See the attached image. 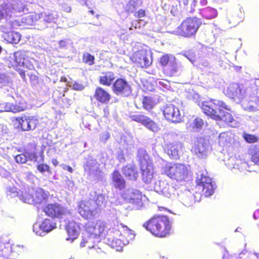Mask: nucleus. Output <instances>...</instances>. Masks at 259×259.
Returning <instances> with one entry per match:
<instances>
[{
    "label": "nucleus",
    "mask_w": 259,
    "mask_h": 259,
    "mask_svg": "<svg viewBox=\"0 0 259 259\" xmlns=\"http://www.w3.org/2000/svg\"><path fill=\"white\" fill-rule=\"evenodd\" d=\"M143 227L153 236L164 238L171 234L172 225L168 216L155 214L144 223Z\"/></svg>",
    "instance_id": "f257e3e1"
},
{
    "label": "nucleus",
    "mask_w": 259,
    "mask_h": 259,
    "mask_svg": "<svg viewBox=\"0 0 259 259\" xmlns=\"http://www.w3.org/2000/svg\"><path fill=\"white\" fill-rule=\"evenodd\" d=\"M133 231L122 223H117L112 228V238H109L108 241L110 246L118 250L123 245L127 244L133 240L135 235Z\"/></svg>",
    "instance_id": "f03ea898"
},
{
    "label": "nucleus",
    "mask_w": 259,
    "mask_h": 259,
    "mask_svg": "<svg viewBox=\"0 0 259 259\" xmlns=\"http://www.w3.org/2000/svg\"><path fill=\"white\" fill-rule=\"evenodd\" d=\"M201 25L202 22L200 18L197 17H187L183 20L174 33L184 38L195 37Z\"/></svg>",
    "instance_id": "7ed1b4c3"
},
{
    "label": "nucleus",
    "mask_w": 259,
    "mask_h": 259,
    "mask_svg": "<svg viewBox=\"0 0 259 259\" xmlns=\"http://www.w3.org/2000/svg\"><path fill=\"white\" fill-rule=\"evenodd\" d=\"M200 108L206 116L213 120L219 118L218 114L220 108L229 110V106L224 101L215 99L203 101Z\"/></svg>",
    "instance_id": "20e7f679"
},
{
    "label": "nucleus",
    "mask_w": 259,
    "mask_h": 259,
    "mask_svg": "<svg viewBox=\"0 0 259 259\" xmlns=\"http://www.w3.org/2000/svg\"><path fill=\"white\" fill-rule=\"evenodd\" d=\"M163 171L171 179L180 182L188 178L189 174L187 167L181 163L166 164L164 167Z\"/></svg>",
    "instance_id": "39448f33"
},
{
    "label": "nucleus",
    "mask_w": 259,
    "mask_h": 259,
    "mask_svg": "<svg viewBox=\"0 0 259 259\" xmlns=\"http://www.w3.org/2000/svg\"><path fill=\"white\" fill-rule=\"evenodd\" d=\"M140 168L142 180L150 183L154 178V167L153 160L148 155H144L139 160Z\"/></svg>",
    "instance_id": "423d86ee"
},
{
    "label": "nucleus",
    "mask_w": 259,
    "mask_h": 259,
    "mask_svg": "<svg viewBox=\"0 0 259 259\" xmlns=\"http://www.w3.org/2000/svg\"><path fill=\"white\" fill-rule=\"evenodd\" d=\"M14 24L13 21L7 22L1 25L0 29L4 33L3 37L5 40L9 44H17L21 39V35L18 32L11 31L18 27L14 26Z\"/></svg>",
    "instance_id": "0eeeda50"
},
{
    "label": "nucleus",
    "mask_w": 259,
    "mask_h": 259,
    "mask_svg": "<svg viewBox=\"0 0 259 259\" xmlns=\"http://www.w3.org/2000/svg\"><path fill=\"white\" fill-rule=\"evenodd\" d=\"M130 59L132 62L141 68H147L152 62L151 56L144 49L139 50L134 53Z\"/></svg>",
    "instance_id": "6e6552de"
},
{
    "label": "nucleus",
    "mask_w": 259,
    "mask_h": 259,
    "mask_svg": "<svg viewBox=\"0 0 259 259\" xmlns=\"http://www.w3.org/2000/svg\"><path fill=\"white\" fill-rule=\"evenodd\" d=\"M42 211L46 215L52 218L61 219L69 212L61 204L54 203H49L44 206Z\"/></svg>",
    "instance_id": "1a4fd4ad"
},
{
    "label": "nucleus",
    "mask_w": 259,
    "mask_h": 259,
    "mask_svg": "<svg viewBox=\"0 0 259 259\" xmlns=\"http://www.w3.org/2000/svg\"><path fill=\"white\" fill-rule=\"evenodd\" d=\"M112 90L117 96L127 97L132 94V90L129 82L123 78H117L114 80Z\"/></svg>",
    "instance_id": "9d476101"
},
{
    "label": "nucleus",
    "mask_w": 259,
    "mask_h": 259,
    "mask_svg": "<svg viewBox=\"0 0 259 259\" xmlns=\"http://www.w3.org/2000/svg\"><path fill=\"white\" fill-rule=\"evenodd\" d=\"M91 199L81 200L77 202V210L78 213L84 219L90 220L94 218L97 214V211L92 207Z\"/></svg>",
    "instance_id": "9b49d317"
},
{
    "label": "nucleus",
    "mask_w": 259,
    "mask_h": 259,
    "mask_svg": "<svg viewBox=\"0 0 259 259\" xmlns=\"http://www.w3.org/2000/svg\"><path fill=\"white\" fill-rule=\"evenodd\" d=\"M130 117L132 120L141 123L147 129L153 132H157L160 130L159 125L145 114H131L130 115Z\"/></svg>",
    "instance_id": "f8f14e48"
},
{
    "label": "nucleus",
    "mask_w": 259,
    "mask_h": 259,
    "mask_svg": "<svg viewBox=\"0 0 259 259\" xmlns=\"http://www.w3.org/2000/svg\"><path fill=\"white\" fill-rule=\"evenodd\" d=\"M162 112L164 117L171 122L179 123L182 121V116L179 108L172 104L165 105Z\"/></svg>",
    "instance_id": "ddd939ff"
},
{
    "label": "nucleus",
    "mask_w": 259,
    "mask_h": 259,
    "mask_svg": "<svg viewBox=\"0 0 259 259\" xmlns=\"http://www.w3.org/2000/svg\"><path fill=\"white\" fill-rule=\"evenodd\" d=\"M40 18V14L35 12H30L20 19L13 20V21L14 22V25L15 27L22 26L28 28L30 26L34 25Z\"/></svg>",
    "instance_id": "4468645a"
},
{
    "label": "nucleus",
    "mask_w": 259,
    "mask_h": 259,
    "mask_svg": "<svg viewBox=\"0 0 259 259\" xmlns=\"http://www.w3.org/2000/svg\"><path fill=\"white\" fill-rule=\"evenodd\" d=\"M93 97L98 103L107 105L110 102L112 96L108 90L98 86L94 90Z\"/></svg>",
    "instance_id": "2eb2a0df"
},
{
    "label": "nucleus",
    "mask_w": 259,
    "mask_h": 259,
    "mask_svg": "<svg viewBox=\"0 0 259 259\" xmlns=\"http://www.w3.org/2000/svg\"><path fill=\"white\" fill-rule=\"evenodd\" d=\"M197 186L201 189L203 194L206 197L211 196L214 193V185L211 178L201 175L197 182Z\"/></svg>",
    "instance_id": "dca6fc26"
},
{
    "label": "nucleus",
    "mask_w": 259,
    "mask_h": 259,
    "mask_svg": "<svg viewBox=\"0 0 259 259\" xmlns=\"http://www.w3.org/2000/svg\"><path fill=\"white\" fill-rule=\"evenodd\" d=\"M245 90L242 84L237 83H230L225 90V94L229 98L237 99L243 96Z\"/></svg>",
    "instance_id": "f3484780"
},
{
    "label": "nucleus",
    "mask_w": 259,
    "mask_h": 259,
    "mask_svg": "<svg viewBox=\"0 0 259 259\" xmlns=\"http://www.w3.org/2000/svg\"><path fill=\"white\" fill-rule=\"evenodd\" d=\"M21 10H18L16 8L8 6L6 5H2L0 6V20L5 19V23L13 20H9L13 17H17V13L21 12Z\"/></svg>",
    "instance_id": "a211bd4d"
},
{
    "label": "nucleus",
    "mask_w": 259,
    "mask_h": 259,
    "mask_svg": "<svg viewBox=\"0 0 259 259\" xmlns=\"http://www.w3.org/2000/svg\"><path fill=\"white\" fill-rule=\"evenodd\" d=\"M192 151L199 158H205L208 154V144L204 138L198 139Z\"/></svg>",
    "instance_id": "6ab92c4d"
},
{
    "label": "nucleus",
    "mask_w": 259,
    "mask_h": 259,
    "mask_svg": "<svg viewBox=\"0 0 259 259\" xmlns=\"http://www.w3.org/2000/svg\"><path fill=\"white\" fill-rule=\"evenodd\" d=\"M122 172L128 181H136L139 177V171L135 164H127L123 166Z\"/></svg>",
    "instance_id": "aec40b11"
},
{
    "label": "nucleus",
    "mask_w": 259,
    "mask_h": 259,
    "mask_svg": "<svg viewBox=\"0 0 259 259\" xmlns=\"http://www.w3.org/2000/svg\"><path fill=\"white\" fill-rule=\"evenodd\" d=\"M157 191L164 196L170 198L175 195L176 189L172 185H169L164 181H160L156 186Z\"/></svg>",
    "instance_id": "412c9836"
},
{
    "label": "nucleus",
    "mask_w": 259,
    "mask_h": 259,
    "mask_svg": "<svg viewBox=\"0 0 259 259\" xmlns=\"http://www.w3.org/2000/svg\"><path fill=\"white\" fill-rule=\"evenodd\" d=\"M25 55L24 52L18 51L13 54L12 57H9V62L10 67H17L24 64Z\"/></svg>",
    "instance_id": "4be33fe9"
},
{
    "label": "nucleus",
    "mask_w": 259,
    "mask_h": 259,
    "mask_svg": "<svg viewBox=\"0 0 259 259\" xmlns=\"http://www.w3.org/2000/svg\"><path fill=\"white\" fill-rule=\"evenodd\" d=\"M112 182L113 187L118 190H123L126 187V182L118 170H114L111 174Z\"/></svg>",
    "instance_id": "5701e85b"
},
{
    "label": "nucleus",
    "mask_w": 259,
    "mask_h": 259,
    "mask_svg": "<svg viewBox=\"0 0 259 259\" xmlns=\"http://www.w3.org/2000/svg\"><path fill=\"white\" fill-rule=\"evenodd\" d=\"M115 77V73L112 71L103 72L98 77V81L100 84L109 87L113 84Z\"/></svg>",
    "instance_id": "b1692460"
},
{
    "label": "nucleus",
    "mask_w": 259,
    "mask_h": 259,
    "mask_svg": "<svg viewBox=\"0 0 259 259\" xmlns=\"http://www.w3.org/2000/svg\"><path fill=\"white\" fill-rule=\"evenodd\" d=\"M27 117L28 115L23 114L13 118L12 122L16 128L22 131H28Z\"/></svg>",
    "instance_id": "393cba45"
},
{
    "label": "nucleus",
    "mask_w": 259,
    "mask_h": 259,
    "mask_svg": "<svg viewBox=\"0 0 259 259\" xmlns=\"http://www.w3.org/2000/svg\"><path fill=\"white\" fill-rule=\"evenodd\" d=\"M78 225L74 222H69L66 225V230L68 234L66 240L72 242L78 236V233L76 229Z\"/></svg>",
    "instance_id": "a878e982"
},
{
    "label": "nucleus",
    "mask_w": 259,
    "mask_h": 259,
    "mask_svg": "<svg viewBox=\"0 0 259 259\" xmlns=\"http://www.w3.org/2000/svg\"><path fill=\"white\" fill-rule=\"evenodd\" d=\"M141 103L144 109L150 112L156 105V102L154 98L150 96H143Z\"/></svg>",
    "instance_id": "bb28decb"
},
{
    "label": "nucleus",
    "mask_w": 259,
    "mask_h": 259,
    "mask_svg": "<svg viewBox=\"0 0 259 259\" xmlns=\"http://www.w3.org/2000/svg\"><path fill=\"white\" fill-rule=\"evenodd\" d=\"M224 110H225V108H220L218 114L219 118H215L214 120L218 121H223L227 123L233 122V121L234 120V119L232 114L228 111H224Z\"/></svg>",
    "instance_id": "cd10ccee"
},
{
    "label": "nucleus",
    "mask_w": 259,
    "mask_h": 259,
    "mask_svg": "<svg viewBox=\"0 0 259 259\" xmlns=\"http://www.w3.org/2000/svg\"><path fill=\"white\" fill-rule=\"evenodd\" d=\"M142 5L140 0H130L124 7V11L127 13H134L137 9Z\"/></svg>",
    "instance_id": "c85d7f7f"
},
{
    "label": "nucleus",
    "mask_w": 259,
    "mask_h": 259,
    "mask_svg": "<svg viewBox=\"0 0 259 259\" xmlns=\"http://www.w3.org/2000/svg\"><path fill=\"white\" fill-rule=\"evenodd\" d=\"M107 227L106 223L101 220H97L93 229L92 233L96 236H100L104 233Z\"/></svg>",
    "instance_id": "c756f323"
},
{
    "label": "nucleus",
    "mask_w": 259,
    "mask_h": 259,
    "mask_svg": "<svg viewBox=\"0 0 259 259\" xmlns=\"http://www.w3.org/2000/svg\"><path fill=\"white\" fill-rule=\"evenodd\" d=\"M40 229L44 232H49L56 227V224L49 219H44L40 225Z\"/></svg>",
    "instance_id": "7c9ffc66"
},
{
    "label": "nucleus",
    "mask_w": 259,
    "mask_h": 259,
    "mask_svg": "<svg viewBox=\"0 0 259 259\" xmlns=\"http://www.w3.org/2000/svg\"><path fill=\"white\" fill-rule=\"evenodd\" d=\"M39 125L38 118L35 116H28L27 117V127L28 131L35 130Z\"/></svg>",
    "instance_id": "2f4dec72"
},
{
    "label": "nucleus",
    "mask_w": 259,
    "mask_h": 259,
    "mask_svg": "<svg viewBox=\"0 0 259 259\" xmlns=\"http://www.w3.org/2000/svg\"><path fill=\"white\" fill-rule=\"evenodd\" d=\"M250 159L254 164L259 165V146H254L250 149Z\"/></svg>",
    "instance_id": "473e14b6"
},
{
    "label": "nucleus",
    "mask_w": 259,
    "mask_h": 259,
    "mask_svg": "<svg viewBox=\"0 0 259 259\" xmlns=\"http://www.w3.org/2000/svg\"><path fill=\"white\" fill-rule=\"evenodd\" d=\"M202 14L204 18L210 19L216 17L218 12L215 9L210 7H207L202 10Z\"/></svg>",
    "instance_id": "72a5a7b5"
},
{
    "label": "nucleus",
    "mask_w": 259,
    "mask_h": 259,
    "mask_svg": "<svg viewBox=\"0 0 259 259\" xmlns=\"http://www.w3.org/2000/svg\"><path fill=\"white\" fill-rule=\"evenodd\" d=\"M94 202L96 205V207L94 208L98 213V209L101 208L102 206H105L106 205V200L105 196L103 194H100L96 196V199Z\"/></svg>",
    "instance_id": "f704fd0d"
},
{
    "label": "nucleus",
    "mask_w": 259,
    "mask_h": 259,
    "mask_svg": "<svg viewBox=\"0 0 259 259\" xmlns=\"http://www.w3.org/2000/svg\"><path fill=\"white\" fill-rule=\"evenodd\" d=\"M178 66L176 63H170L169 66L164 69V72L166 76H172L175 75L176 73L178 71Z\"/></svg>",
    "instance_id": "c9c22d12"
},
{
    "label": "nucleus",
    "mask_w": 259,
    "mask_h": 259,
    "mask_svg": "<svg viewBox=\"0 0 259 259\" xmlns=\"http://www.w3.org/2000/svg\"><path fill=\"white\" fill-rule=\"evenodd\" d=\"M30 147L32 150V151L25 152L27 158V161L29 160L31 161H37L38 156L37 153L35 152L36 146L33 144H30Z\"/></svg>",
    "instance_id": "e433bc0d"
},
{
    "label": "nucleus",
    "mask_w": 259,
    "mask_h": 259,
    "mask_svg": "<svg viewBox=\"0 0 259 259\" xmlns=\"http://www.w3.org/2000/svg\"><path fill=\"white\" fill-rule=\"evenodd\" d=\"M95 57L89 53H84L82 55V62L88 65L92 66L95 64Z\"/></svg>",
    "instance_id": "4c0bfd02"
},
{
    "label": "nucleus",
    "mask_w": 259,
    "mask_h": 259,
    "mask_svg": "<svg viewBox=\"0 0 259 259\" xmlns=\"http://www.w3.org/2000/svg\"><path fill=\"white\" fill-rule=\"evenodd\" d=\"M243 138L248 143H254L258 141V138L257 136L247 133H244Z\"/></svg>",
    "instance_id": "58836bf2"
},
{
    "label": "nucleus",
    "mask_w": 259,
    "mask_h": 259,
    "mask_svg": "<svg viewBox=\"0 0 259 259\" xmlns=\"http://www.w3.org/2000/svg\"><path fill=\"white\" fill-rule=\"evenodd\" d=\"M167 153L168 155L175 157L178 155V150L174 145L169 144L167 146Z\"/></svg>",
    "instance_id": "ea45409f"
},
{
    "label": "nucleus",
    "mask_w": 259,
    "mask_h": 259,
    "mask_svg": "<svg viewBox=\"0 0 259 259\" xmlns=\"http://www.w3.org/2000/svg\"><path fill=\"white\" fill-rule=\"evenodd\" d=\"M36 168L39 172L42 174L45 172H48L49 174L52 173L50 166L47 164L40 163L37 165Z\"/></svg>",
    "instance_id": "a19ab883"
},
{
    "label": "nucleus",
    "mask_w": 259,
    "mask_h": 259,
    "mask_svg": "<svg viewBox=\"0 0 259 259\" xmlns=\"http://www.w3.org/2000/svg\"><path fill=\"white\" fill-rule=\"evenodd\" d=\"M15 160L18 163H25L27 161V158L25 152L24 153L17 155L15 157Z\"/></svg>",
    "instance_id": "79ce46f5"
},
{
    "label": "nucleus",
    "mask_w": 259,
    "mask_h": 259,
    "mask_svg": "<svg viewBox=\"0 0 259 259\" xmlns=\"http://www.w3.org/2000/svg\"><path fill=\"white\" fill-rule=\"evenodd\" d=\"M169 61V55L168 54H164L160 58L159 62L161 66L165 67L168 65Z\"/></svg>",
    "instance_id": "37998d69"
},
{
    "label": "nucleus",
    "mask_w": 259,
    "mask_h": 259,
    "mask_svg": "<svg viewBox=\"0 0 259 259\" xmlns=\"http://www.w3.org/2000/svg\"><path fill=\"white\" fill-rule=\"evenodd\" d=\"M203 121L200 118H196L193 121V128L200 129L203 125Z\"/></svg>",
    "instance_id": "c03bdc74"
},
{
    "label": "nucleus",
    "mask_w": 259,
    "mask_h": 259,
    "mask_svg": "<svg viewBox=\"0 0 259 259\" xmlns=\"http://www.w3.org/2000/svg\"><path fill=\"white\" fill-rule=\"evenodd\" d=\"M134 15L136 18H141L146 16V12L145 10L141 9L137 11H135Z\"/></svg>",
    "instance_id": "a18cd8bd"
},
{
    "label": "nucleus",
    "mask_w": 259,
    "mask_h": 259,
    "mask_svg": "<svg viewBox=\"0 0 259 259\" xmlns=\"http://www.w3.org/2000/svg\"><path fill=\"white\" fill-rule=\"evenodd\" d=\"M55 17L52 14L46 15L44 17V21L47 23H51L54 21Z\"/></svg>",
    "instance_id": "49530a36"
},
{
    "label": "nucleus",
    "mask_w": 259,
    "mask_h": 259,
    "mask_svg": "<svg viewBox=\"0 0 259 259\" xmlns=\"http://www.w3.org/2000/svg\"><path fill=\"white\" fill-rule=\"evenodd\" d=\"M84 89V86L79 83L74 82L72 85V89L75 91H81Z\"/></svg>",
    "instance_id": "de8ad7c7"
},
{
    "label": "nucleus",
    "mask_w": 259,
    "mask_h": 259,
    "mask_svg": "<svg viewBox=\"0 0 259 259\" xmlns=\"http://www.w3.org/2000/svg\"><path fill=\"white\" fill-rule=\"evenodd\" d=\"M110 138V134L109 133L106 132L103 135H102L100 137V140L102 141H106Z\"/></svg>",
    "instance_id": "09e8293b"
},
{
    "label": "nucleus",
    "mask_w": 259,
    "mask_h": 259,
    "mask_svg": "<svg viewBox=\"0 0 259 259\" xmlns=\"http://www.w3.org/2000/svg\"><path fill=\"white\" fill-rule=\"evenodd\" d=\"M96 174L95 175V177L98 181H99V180H100L101 179V177H102V176L101 175V174L102 173V171L99 169H97L96 170Z\"/></svg>",
    "instance_id": "8fccbe9b"
},
{
    "label": "nucleus",
    "mask_w": 259,
    "mask_h": 259,
    "mask_svg": "<svg viewBox=\"0 0 259 259\" xmlns=\"http://www.w3.org/2000/svg\"><path fill=\"white\" fill-rule=\"evenodd\" d=\"M26 108V107L23 105L21 106H16L14 107V110L16 112H21L24 111Z\"/></svg>",
    "instance_id": "3c124183"
},
{
    "label": "nucleus",
    "mask_w": 259,
    "mask_h": 259,
    "mask_svg": "<svg viewBox=\"0 0 259 259\" xmlns=\"http://www.w3.org/2000/svg\"><path fill=\"white\" fill-rule=\"evenodd\" d=\"M90 167H91V165L88 163H85L83 165V168H84V171L90 172H91Z\"/></svg>",
    "instance_id": "603ef678"
},
{
    "label": "nucleus",
    "mask_w": 259,
    "mask_h": 259,
    "mask_svg": "<svg viewBox=\"0 0 259 259\" xmlns=\"http://www.w3.org/2000/svg\"><path fill=\"white\" fill-rule=\"evenodd\" d=\"M26 197H27V198H25L24 200V201L25 202H26V203H29V199L30 198H32V200L34 201L33 200V196H32L31 195H29V194H26Z\"/></svg>",
    "instance_id": "864d4df0"
},
{
    "label": "nucleus",
    "mask_w": 259,
    "mask_h": 259,
    "mask_svg": "<svg viewBox=\"0 0 259 259\" xmlns=\"http://www.w3.org/2000/svg\"><path fill=\"white\" fill-rule=\"evenodd\" d=\"M52 162L53 164L55 166H56L58 165V160H57V159H53L52 160Z\"/></svg>",
    "instance_id": "5fc2aeb1"
},
{
    "label": "nucleus",
    "mask_w": 259,
    "mask_h": 259,
    "mask_svg": "<svg viewBox=\"0 0 259 259\" xmlns=\"http://www.w3.org/2000/svg\"><path fill=\"white\" fill-rule=\"evenodd\" d=\"M200 4L201 6H206L207 4V0H201Z\"/></svg>",
    "instance_id": "6e6d98bb"
},
{
    "label": "nucleus",
    "mask_w": 259,
    "mask_h": 259,
    "mask_svg": "<svg viewBox=\"0 0 259 259\" xmlns=\"http://www.w3.org/2000/svg\"><path fill=\"white\" fill-rule=\"evenodd\" d=\"M66 169L70 173L73 172V169L70 166H66Z\"/></svg>",
    "instance_id": "4d7b16f0"
},
{
    "label": "nucleus",
    "mask_w": 259,
    "mask_h": 259,
    "mask_svg": "<svg viewBox=\"0 0 259 259\" xmlns=\"http://www.w3.org/2000/svg\"><path fill=\"white\" fill-rule=\"evenodd\" d=\"M59 45L61 47L65 46V41L64 40H61L59 41Z\"/></svg>",
    "instance_id": "13d9d810"
},
{
    "label": "nucleus",
    "mask_w": 259,
    "mask_h": 259,
    "mask_svg": "<svg viewBox=\"0 0 259 259\" xmlns=\"http://www.w3.org/2000/svg\"><path fill=\"white\" fill-rule=\"evenodd\" d=\"M180 2H182L184 5H187L188 4L189 0H180Z\"/></svg>",
    "instance_id": "bf43d9fd"
},
{
    "label": "nucleus",
    "mask_w": 259,
    "mask_h": 259,
    "mask_svg": "<svg viewBox=\"0 0 259 259\" xmlns=\"http://www.w3.org/2000/svg\"><path fill=\"white\" fill-rule=\"evenodd\" d=\"M103 110H104V112H105V113L107 114V115L109 114L108 107L104 108Z\"/></svg>",
    "instance_id": "052dcab7"
},
{
    "label": "nucleus",
    "mask_w": 259,
    "mask_h": 259,
    "mask_svg": "<svg viewBox=\"0 0 259 259\" xmlns=\"http://www.w3.org/2000/svg\"><path fill=\"white\" fill-rule=\"evenodd\" d=\"M61 81L63 82L67 81V78L65 77H62L61 78Z\"/></svg>",
    "instance_id": "680f3d73"
},
{
    "label": "nucleus",
    "mask_w": 259,
    "mask_h": 259,
    "mask_svg": "<svg viewBox=\"0 0 259 259\" xmlns=\"http://www.w3.org/2000/svg\"><path fill=\"white\" fill-rule=\"evenodd\" d=\"M40 195H41L40 193L36 192V193H35V196L36 197H39Z\"/></svg>",
    "instance_id": "e2e57ef3"
},
{
    "label": "nucleus",
    "mask_w": 259,
    "mask_h": 259,
    "mask_svg": "<svg viewBox=\"0 0 259 259\" xmlns=\"http://www.w3.org/2000/svg\"><path fill=\"white\" fill-rule=\"evenodd\" d=\"M89 13H91V14H92V15H94V14H95V12H94V10H90V11H89Z\"/></svg>",
    "instance_id": "0e129e2a"
},
{
    "label": "nucleus",
    "mask_w": 259,
    "mask_h": 259,
    "mask_svg": "<svg viewBox=\"0 0 259 259\" xmlns=\"http://www.w3.org/2000/svg\"><path fill=\"white\" fill-rule=\"evenodd\" d=\"M41 201H42V200H41V199H40V200H38V201H36L35 202V203H41Z\"/></svg>",
    "instance_id": "69168bd1"
},
{
    "label": "nucleus",
    "mask_w": 259,
    "mask_h": 259,
    "mask_svg": "<svg viewBox=\"0 0 259 259\" xmlns=\"http://www.w3.org/2000/svg\"><path fill=\"white\" fill-rule=\"evenodd\" d=\"M100 15L98 14H96V17H97V18H99L100 17Z\"/></svg>",
    "instance_id": "338daca9"
},
{
    "label": "nucleus",
    "mask_w": 259,
    "mask_h": 259,
    "mask_svg": "<svg viewBox=\"0 0 259 259\" xmlns=\"http://www.w3.org/2000/svg\"><path fill=\"white\" fill-rule=\"evenodd\" d=\"M256 213H259V210H257V211H256L255 212V213L254 214V215H253V216H254V218H255V214H256Z\"/></svg>",
    "instance_id": "774afa93"
}]
</instances>
